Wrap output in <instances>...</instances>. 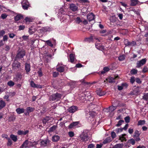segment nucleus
<instances>
[{
	"mask_svg": "<svg viewBox=\"0 0 148 148\" xmlns=\"http://www.w3.org/2000/svg\"><path fill=\"white\" fill-rule=\"evenodd\" d=\"M140 135V134L139 133V131L138 130H136L134 133L133 137H135L136 136H139Z\"/></svg>",
	"mask_w": 148,
	"mask_h": 148,
	"instance_id": "35",
	"label": "nucleus"
},
{
	"mask_svg": "<svg viewBox=\"0 0 148 148\" xmlns=\"http://www.w3.org/2000/svg\"><path fill=\"white\" fill-rule=\"evenodd\" d=\"M95 114L94 112L89 113V116H88V119L91 121L92 119L95 117Z\"/></svg>",
	"mask_w": 148,
	"mask_h": 148,
	"instance_id": "21",
	"label": "nucleus"
},
{
	"mask_svg": "<svg viewBox=\"0 0 148 148\" xmlns=\"http://www.w3.org/2000/svg\"><path fill=\"white\" fill-rule=\"evenodd\" d=\"M124 122L123 120H120L118 122L117 124L116 125V126L117 127H119L122 124V123Z\"/></svg>",
	"mask_w": 148,
	"mask_h": 148,
	"instance_id": "40",
	"label": "nucleus"
},
{
	"mask_svg": "<svg viewBox=\"0 0 148 148\" xmlns=\"http://www.w3.org/2000/svg\"><path fill=\"white\" fill-rule=\"evenodd\" d=\"M143 99L148 101V93L145 94L143 97Z\"/></svg>",
	"mask_w": 148,
	"mask_h": 148,
	"instance_id": "43",
	"label": "nucleus"
},
{
	"mask_svg": "<svg viewBox=\"0 0 148 148\" xmlns=\"http://www.w3.org/2000/svg\"><path fill=\"white\" fill-rule=\"evenodd\" d=\"M5 33V32L3 30H2L1 31H0V38L3 36Z\"/></svg>",
	"mask_w": 148,
	"mask_h": 148,
	"instance_id": "59",
	"label": "nucleus"
},
{
	"mask_svg": "<svg viewBox=\"0 0 148 148\" xmlns=\"http://www.w3.org/2000/svg\"><path fill=\"white\" fill-rule=\"evenodd\" d=\"M9 96H10L9 95H5L3 97V98L5 99H6V100L7 101H9Z\"/></svg>",
	"mask_w": 148,
	"mask_h": 148,
	"instance_id": "58",
	"label": "nucleus"
},
{
	"mask_svg": "<svg viewBox=\"0 0 148 148\" xmlns=\"http://www.w3.org/2000/svg\"><path fill=\"white\" fill-rule=\"evenodd\" d=\"M62 97V95L59 93L52 94L50 96L49 100L51 101H60Z\"/></svg>",
	"mask_w": 148,
	"mask_h": 148,
	"instance_id": "1",
	"label": "nucleus"
},
{
	"mask_svg": "<svg viewBox=\"0 0 148 148\" xmlns=\"http://www.w3.org/2000/svg\"><path fill=\"white\" fill-rule=\"evenodd\" d=\"M6 105V103L3 100H0V110L3 108Z\"/></svg>",
	"mask_w": 148,
	"mask_h": 148,
	"instance_id": "18",
	"label": "nucleus"
},
{
	"mask_svg": "<svg viewBox=\"0 0 148 148\" xmlns=\"http://www.w3.org/2000/svg\"><path fill=\"white\" fill-rule=\"evenodd\" d=\"M7 139L8 140V145H11L12 144V142L11 139L9 138H7Z\"/></svg>",
	"mask_w": 148,
	"mask_h": 148,
	"instance_id": "52",
	"label": "nucleus"
},
{
	"mask_svg": "<svg viewBox=\"0 0 148 148\" xmlns=\"http://www.w3.org/2000/svg\"><path fill=\"white\" fill-rule=\"evenodd\" d=\"M69 8L70 10L73 12H75L78 10V7L73 3L70 4Z\"/></svg>",
	"mask_w": 148,
	"mask_h": 148,
	"instance_id": "6",
	"label": "nucleus"
},
{
	"mask_svg": "<svg viewBox=\"0 0 148 148\" xmlns=\"http://www.w3.org/2000/svg\"><path fill=\"white\" fill-rule=\"evenodd\" d=\"M136 44V42L134 41H132L131 42H128L127 45H134Z\"/></svg>",
	"mask_w": 148,
	"mask_h": 148,
	"instance_id": "47",
	"label": "nucleus"
},
{
	"mask_svg": "<svg viewBox=\"0 0 148 148\" xmlns=\"http://www.w3.org/2000/svg\"><path fill=\"white\" fill-rule=\"evenodd\" d=\"M147 72H148V68L147 66H144L143 70L142 72L144 73Z\"/></svg>",
	"mask_w": 148,
	"mask_h": 148,
	"instance_id": "41",
	"label": "nucleus"
},
{
	"mask_svg": "<svg viewBox=\"0 0 148 148\" xmlns=\"http://www.w3.org/2000/svg\"><path fill=\"white\" fill-rule=\"evenodd\" d=\"M116 108V106H111L109 107L108 110L110 112H112Z\"/></svg>",
	"mask_w": 148,
	"mask_h": 148,
	"instance_id": "34",
	"label": "nucleus"
},
{
	"mask_svg": "<svg viewBox=\"0 0 148 148\" xmlns=\"http://www.w3.org/2000/svg\"><path fill=\"white\" fill-rule=\"evenodd\" d=\"M135 80L134 77H132L130 79V82L132 84H133L135 82Z\"/></svg>",
	"mask_w": 148,
	"mask_h": 148,
	"instance_id": "63",
	"label": "nucleus"
},
{
	"mask_svg": "<svg viewBox=\"0 0 148 148\" xmlns=\"http://www.w3.org/2000/svg\"><path fill=\"white\" fill-rule=\"evenodd\" d=\"M50 142V140L47 139L41 141L40 144L42 146L45 147L48 145L49 144Z\"/></svg>",
	"mask_w": 148,
	"mask_h": 148,
	"instance_id": "9",
	"label": "nucleus"
},
{
	"mask_svg": "<svg viewBox=\"0 0 148 148\" xmlns=\"http://www.w3.org/2000/svg\"><path fill=\"white\" fill-rule=\"evenodd\" d=\"M22 5L24 9L27 10L29 7V4L27 0H25L22 2Z\"/></svg>",
	"mask_w": 148,
	"mask_h": 148,
	"instance_id": "4",
	"label": "nucleus"
},
{
	"mask_svg": "<svg viewBox=\"0 0 148 148\" xmlns=\"http://www.w3.org/2000/svg\"><path fill=\"white\" fill-rule=\"evenodd\" d=\"M101 45L98 43H96L95 44L96 47L98 49H100L101 48Z\"/></svg>",
	"mask_w": 148,
	"mask_h": 148,
	"instance_id": "48",
	"label": "nucleus"
},
{
	"mask_svg": "<svg viewBox=\"0 0 148 148\" xmlns=\"http://www.w3.org/2000/svg\"><path fill=\"white\" fill-rule=\"evenodd\" d=\"M130 143L132 145H134L135 143V140L134 139L132 138L130 139Z\"/></svg>",
	"mask_w": 148,
	"mask_h": 148,
	"instance_id": "62",
	"label": "nucleus"
},
{
	"mask_svg": "<svg viewBox=\"0 0 148 148\" xmlns=\"http://www.w3.org/2000/svg\"><path fill=\"white\" fill-rule=\"evenodd\" d=\"M126 135L125 134H122L121 136L119 137V139L121 140V142H123L124 140H126L124 136Z\"/></svg>",
	"mask_w": 148,
	"mask_h": 148,
	"instance_id": "37",
	"label": "nucleus"
},
{
	"mask_svg": "<svg viewBox=\"0 0 148 148\" xmlns=\"http://www.w3.org/2000/svg\"><path fill=\"white\" fill-rule=\"evenodd\" d=\"M60 139V137L58 135H55L52 137V140L53 142H57Z\"/></svg>",
	"mask_w": 148,
	"mask_h": 148,
	"instance_id": "20",
	"label": "nucleus"
},
{
	"mask_svg": "<svg viewBox=\"0 0 148 148\" xmlns=\"http://www.w3.org/2000/svg\"><path fill=\"white\" fill-rule=\"evenodd\" d=\"M59 73L58 72H53V77H56L59 75Z\"/></svg>",
	"mask_w": 148,
	"mask_h": 148,
	"instance_id": "53",
	"label": "nucleus"
},
{
	"mask_svg": "<svg viewBox=\"0 0 148 148\" xmlns=\"http://www.w3.org/2000/svg\"><path fill=\"white\" fill-rule=\"evenodd\" d=\"M147 60L145 58H144L141 60L138 61L136 63V67L137 68H140L145 64Z\"/></svg>",
	"mask_w": 148,
	"mask_h": 148,
	"instance_id": "2",
	"label": "nucleus"
},
{
	"mask_svg": "<svg viewBox=\"0 0 148 148\" xmlns=\"http://www.w3.org/2000/svg\"><path fill=\"white\" fill-rule=\"evenodd\" d=\"M137 71L135 69H133L131 71V73L132 74H135L137 73Z\"/></svg>",
	"mask_w": 148,
	"mask_h": 148,
	"instance_id": "50",
	"label": "nucleus"
},
{
	"mask_svg": "<svg viewBox=\"0 0 148 148\" xmlns=\"http://www.w3.org/2000/svg\"><path fill=\"white\" fill-rule=\"evenodd\" d=\"M56 126L54 125L50 128L49 131L50 132L56 130Z\"/></svg>",
	"mask_w": 148,
	"mask_h": 148,
	"instance_id": "42",
	"label": "nucleus"
},
{
	"mask_svg": "<svg viewBox=\"0 0 148 148\" xmlns=\"http://www.w3.org/2000/svg\"><path fill=\"white\" fill-rule=\"evenodd\" d=\"M125 122L127 123H128L130 121V118L129 116L126 117L124 118Z\"/></svg>",
	"mask_w": 148,
	"mask_h": 148,
	"instance_id": "49",
	"label": "nucleus"
},
{
	"mask_svg": "<svg viewBox=\"0 0 148 148\" xmlns=\"http://www.w3.org/2000/svg\"><path fill=\"white\" fill-rule=\"evenodd\" d=\"M93 39V38L92 37H91L90 38H86L85 39V41H86L90 42L92 41Z\"/></svg>",
	"mask_w": 148,
	"mask_h": 148,
	"instance_id": "51",
	"label": "nucleus"
},
{
	"mask_svg": "<svg viewBox=\"0 0 148 148\" xmlns=\"http://www.w3.org/2000/svg\"><path fill=\"white\" fill-rule=\"evenodd\" d=\"M123 146V144H119L115 145L112 148H122Z\"/></svg>",
	"mask_w": 148,
	"mask_h": 148,
	"instance_id": "27",
	"label": "nucleus"
},
{
	"mask_svg": "<svg viewBox=\"0 0 148 148\" xmlns=\"http://www.w3.org/2000/svg\"><path fill=\"white\" fill-rule=\"evenodd\" d=\"M95 16L92 13L89 14L87 16V19L89 21H90L94 19Z\"/></svg>",
	"mask_w": 148,
	"mask_h": 148,
	"instance_id": "11",
	"label": "nucleus"
},
{
	"mask_svg": "<svg viewBox=\"0 0 148 148\" xmlns=\"http://www.w3.org/2000/svg\"><path fill=\"white\" fill-rule=\"evenodd\" d=\"M75 21L76 22V23H78V24H79V23L80 22H82V21L80 19V18H79V17H77L76 19H75Z\"/></svg>",
	"mask_w": 148,
	"mask_h": 148,
	"instance_id": "46",
	"label": "nucleus"
},
{
	"mask_svg": "<svg viewBox=\"0 0 148 148\" xmlns=\"http://www.w3.org/2000/svg\"><path fill=\"white\" fill-rule=\"evenodd\" d=\"M95 147V145L93 144H89L88 147V148H93Z\"/></svg>",
	"mask_w": 148,
	"mask_h": 148,
	"instance_id": "64",
	"label": "nucleus"
},
{
	"mask_svg": "<svg viewBox=\"0 0 148 148\" xmlns=\"http://www.w3.org/2000/svg\"><path fill=\"white\" fill-rule=\"evenodd\" d=\"M10 47L8 45H6L5 46V50L6 51H8L10 50Z\"/></svg>",
	"mask_w": 148,
	"mask_h": 148,
	"instance_id": "57",
	"label": "nucleus"
},
{
	"mask_svg": "<svg viewBox=\"0 0 148 148\" xmlns=\"http://www.w3.org/2000/svg\"><path fill=\"white\" fill-rule=\"evenodd\" d=\"M25 27L24 25H20L19 26L18 30H23Z\"/></svg>",
	"mask_w": 148,
	"mask_h": 148,
	"instance_id": "61",
	"label": "nucleus"
},
{
	"mask_svg": "<svg viewBox=\"0 0 148 148\" xmlns=\"http://www.w3.org/2000/svg\"><path fill=\"white\" fill-rule=\"evenodd\" d=\"M111 141L112 140L111 137H108L103 140V143L104 144H106L108 143H110Z\"/></svg>",
	"mask_w": 148,
	"mask_h": 148,
	"instance_id": "19",
	"label": "nucleus"
},
{
	"mask_svg": "<svg viewBox=\"0 0 148 148\" xmlns=\"http://www.w3.org/2000/svg\"><path fill=\"white\" fill-rule=\"evenodd\" d=\"M26 110L27 113H29V112H33L34 110V109L32 107H28L26 108Z\"/></svg>",
	"mask_w": 148,
	"mask_h": 148,
	"instance_id": "31",
	"label": "nucleus"
},
{
	"mask_svg": "<svg viewBox=\"0 0 148 148\" xmlns=\"http://www.w3.org/2000/svg\"><path fill=\"white\" fill-rule=\"evenodd\" d=\"M25 110L23 108H18L16 110V111L18 114H20L21 113H24Z\"/></svg>",
	"mask_w": 148,
	"mask_h": 148,
	"instance_id": "16",
	"label": "nucleus"
},
{
	"mask_svg": "<svg viewBox=\"0 0 148 148\" xmlns=\"http://www.w3.org/2000/svg\"><path fill=\"white\" fill-rule=\"evenodd\" d=\"M58 64L57 65L56 69L58 71L61 73L64 71V67L62 66H60L58 67Z\"/></svg>",
	"mask_w": 148,
	"mask_h": 148,
	"instance_id": "13",
	"label": "nucleus"
},
{
	"mask_svg": "<svg viewBox=\"0 0 148 148\" xmlns=\"http://www.w3.org/2000/svg\"><path fill=\"white\" fill-rule=\"evenodd\" d=\"M145 123V121L144 120H139L138 122V125H144Z\"/></svg>",
	"mask_w": 148,
	"mask_h": 148,
	"instance_id": "38",
	"label": "nucleus"
},
{
	"mask_svg": "<svg viewBox=\"0 0 148 148\" xmlns=\"http://www.w3.org/2000/svg\"><path fill=\"white\" fill-rule=\"evenodd\" d=\"M97 94L100 96H103L106 94V92L100 88L98 89L96 91Z\"/></svg>",
	"mask_w": 148,
	"mask_h": 148,
	"instance_id": "7",
	"label": "nucleus"
},
{
	"mask_svg": "<svg viewBox=\"0 0 148 148\" xmlns=\"http://www.w3.org/2000/svg\"><path fill=\"white\" fill-rule=\"evenodd\" d=\"M77 110V107L76 106H72L68 109V111L70 113H74Z\"/></svg>",
	"mask_w": 148,
	"mask_h": 148,
	"instance_id": "8",
	"label": "nucleus"
},
{
	"mask_svg": "<svg viewBox=\"0 0 148 148\" xmlns=\"http://www.w3.org/2000/svg\"><path fill=\"white\" fill-rule=\"evenodd\" d=\"M22 76L21 74H17L16 75L15 77L14 78V79L16 81H18L21 79Z\"/></svg>",
	"mask_w": 148,
	"mask_h": 148,
	"instance_id": "22",
	"label": "nucleus"
},
{
	"mask_svg": "<svg viewBox=\"0 0 148 148\" xmlns=\"http://www.w3.org/2000/svg\"><path fill=\"white\" fill-rule=\"evenodd\" d=\"M7 15L5 14H3L1 15V17L3 19H5L7 17Z\"/></svg>",
	"mask_w": 148,
	"mask_h": 148,
	"instance_id": "60",
	"label": "nucleus"
},
{
	"mask_svg": "<svg viewBox=\"0 0 148 148\" xmlns=\"http://www.w3.org/2000/svg\"><path fill=\"white\" fill-rule=\"evenodd\" d=\"M8 36L6 35H5L3 36V41H6L8 39Z\"/></svg>",
	"mask_w": 148,
	"mask_h": 148,
	"instance_id": "56",
	"label": "nucleus"
},
{
	"mask_svg": "<svg viewBox=\"0 0 148 148\" xmlns=\"http://www.w3.org/2000/svg\"><path fill=\"white\" fill-rule=\"evenodd\" d=\"M25 55V52L24 51H21L17 53L16 56V58H23Z\"/></svg>",
	"mask_w": 148,
	"mask_h": 148,
	"instance_id": "5",
	"label": "nucleus"
},
{
	"mask_svg": "<svg viewBox=\"0 0 148 148\" xmlns=\"http://www.w3.org/2000/svg\"><path fill=\"white\" fill-rule=\"evenodd\" d=\"M64 14V11L62 8H61L59 10V15L60 16Z\"/></svg>",
	"mask_w": 148,
	"mask_h": 148,
	"instance_id": "30",
	"label": "nucleus"
},
{
	"mask_svg": "<svg viewBox=\"0 0 148 148\" xmlns=\"http://www.w3.org/2000/svg\"><path fill=\"white\" fill-rule=\"evenodd\" d=\"M111 136L112 138H114L116 137V133L114 132H111Z\"/></svg>",
	"mask_w": 148,
	"mask_h": 148,
	"instance_id": "54",
	"label": "nucleus"
},
{
	"mask_svg": "<svg viewBox=\"0 0 148 148\" xmlns=\"http://www.w3.org/2000/svg\"><path fill=\"white\" fill-rule=\"evenodd\" d=\"M123 130V128H118L116 129L115 130V132H116V133H119L120 132H121Z\"/></svg>",
	"mask_w": 148,
	"mask_h": 148,
	"instance_id": "45",
	"label": "nucleus"
},
{
	"mask_svg": "<svg viewBox=\"0 0 148 148\" xmlns=\"http://www.w3.org/2000/svg\"><path fill=\"white\" fill-rule=\"evenodd\" d=\"M131 5L132 6L136 5L138 1L136 0H131Z\"/></svg>",
	"mask_w": 148,
	"mask_h": 148,
	"instance_id": "28",
	"label": "nucleus"
},
{
	"mask_svg": "<svg viewBox=\"0 0 148 148\" xmlns=\"http://www.w3.org/2000/svg\"><path fill=\"white\" fill-rule=\"evenodd\" d=\"M28 147V140H26L22 144L21 148H26Z\"/></svg>",
	"mask_w": 148,
	"mask_h": 148,
	"instance_id": "15",
	"label": "nucleus"
},
{
	"mask_svg": "<svg viewBox=\"0 0 148 148\" xmlns=\"http://www.w3.org/2000/svg\"><path fill=\"white\" fill-rule=\"evenodd\" d=\"M23 18V16L21 14L17 15L14 18L16 21H18Z\"/></svg>",
	"mask_w": 148,
	"mask_h": 148,
	"instance_id": "26",
	"label": "nucleus"
},
{
	"mask_svg": "<svg viewBox=\"0 0 148 148\" xmlns=\"http://www.w3.org/2000/svg\"><path fill=\"white\" fill-rule=\"evenodd\" d=\"M20 63L17 61H15L12 64V67L14 69H16L20 66Z\"/></svg>",
	"mask_w": 148,
	"mask_h": 148,
	"instance_id": "10",
	"label": "nucleus"
},
{
	"mask_svg": "<svg viewBox=\"0 0 148 148\" xmlns=\"http://www.w3.org/2000/svg\"><path fill=\"white\" fill-rule=\"evenodd\" d=\"M118 77V76H117L115 77H109L108 79V81L109 83H113L115 82V79H117Z\"/></svg>",
	"mask_w": 148,
	"mask_h": 148,
	"instance_id": "14",
	"label": "nucleus"
},
{
	"mask_svg": "<svg viewBox=\"0 0 148 148\" xmlns=\"http://www.w3.org/2000/svg\"><path fill=\"white\" fill-rule=\"evenodd\" d=\"M25 69L27 73L29 72L30 70V64H29L26 63L25 64Z\"/></svg>",
	"mask_w": 148,
	"mask_h": 148,
	"instance_id": "17",
	"label": "nucleus"
},
{
	"mask_svg": "<svg viewBox=\"0 0 148 148\" xmlns=\"http://www.w3.org/2000/svg\"><path fill=\"white\" fill-rule=\"evenodd\" d=\"M125 59V56L122 55L121 56H120L119 57V60L120 61H122L124 60Z\"/></svg>",
	"mask_w": 148,
	"mask_h": 148,
	"instance_id": "44",
	"label": "nucleus"
},
{
	"mask_svg": "<svg viewBox=\"0 0 148 148\" xmlns=\"http://www.w3.org/2000/svg\"><path fill=\"white\" fill-rule=\"evenodd\" d=\"M75 55L73 54H71L69 56L70 60L71 63L73 62L75 59Z\"/></svg>",
	"mask_w": 148,
	"mask_h": 148,
	"instance_id": "25",
	"label": "nucleus"
},
{
	"mask_svg": "<svg viewBox=\"0 0 148 148\" xmlns=\"http://www.w3.org/2000/svg\"><path fill=\"white\" fill-rule=\"evenodd\" d=\"M44 42H46L47 45L49 46H50L51 47H53V44H52L51 42L50 41V40H48L47 41H44Z\"/></svg>",
	"mask_w": 148,
	"mask_h": 148,
	"instance_id": "33",
	"label": "nucleus"
},
{
	"mask_svg": "<svg viewBox=\"0 0 148 148\" xmlns=\"http://www.w3.org/2000/svg\"><path fill=\"white\" fill-rule=\"evenodd\" d=\"M79 3H89V1L88 0H77Z\"/></svg>",
	"mask_w": 148,
	"mask_h": 148,
	"instance_id": "39",
	"label": "nucleus"
},
{
	"mask_svg": "<svg viewBox=\"0 0 148 148\" xmlns=\"http://www.w3.org/2000/svg\"><path fill=\"white\" fill-rule=\"evenodd\" d=\"M7 84L10 87H12L14 85V83L12 81L10 80L7 83Z\"/></svg>",
	"mask_w": 148,
	"mask_h": 148,
	"instance_id": "36",
	"label": "nucleus"
},
{
	"mask_svg": "<svg viewBox=\"0 0 148 148\" xmlns=\"http://www.w3.org/2000/svg\"><path fill=\"white\" fill-rule=\"evenodd\" d=\"M9 37L10 38H13L16 35L13 33L8 34Z\"/></svg>",
	"mask_w": 148,
	"mask_h": 148,
	"instance_id": "55",
	"label": "nucleus"
},
{
	"mask_svg": "<svg viewBox=\"0 0 148 148\" xmlns=\"http://www.w3.org/2000/svg\"><path fill=\"white\" fill-rule=\"evenodd\" d=\"M32 20L33 19L32 18L27 17L25 18L23 21L24 22L29 23L32 22Z\"/></svg>",
	"mask_w": 148,
	"mask_h": 148,
	"instance_id": "23",
	"label": "nucleus"
},
{
	"mask_svg": "<svg viewBox=\"0 0 148 148\" xmlns=\"http://www.w3.org/2000/svg\"><path fill=\"white\" fill-rule=\"evenodd\" d=\"M31 86L33 87L36 88H42L41 86L40 85H38L35 84L33 81H31L30 82Z\"/></svg>",
	"mask_w": 148,
	"mask_h": 148,
	"instance_id": "12",
	"label": "nucleus"
},
{
	"mask_svg": "<svg viewBox=\"0 0 148 148\" xmlns=\"http://www.w3.org/2000/svg\"><path fill=\"white\" fill-rule=\"evenodd\" d=\"M81 140L82 141H85L88 140V135L87 133L84 132L80 136Z\"/></svg>",
	"mask_w": 148,
	"mask_h": 148,
	"instance_id": "3",
	"label": "nucleus"
},
{
	"mask_svg": "<svg viewBox=\"0 0 148 148\" xmlns=\"http://www.w3.org/2000/svg\"><path fill=\"white\" fill-rule=\"evenodd\" d=\"M78 122H73L69 125V127L70 128H72L73 127L75 126L76 125H77L78 124Z\"/></svg>",
	"mask_w": 148,
	"mask_h": 148,
	"instance_id": "24",
	"label": "nucleus"
},
{
	"mask_svg": "<svg viewBox=\"0 0 148 148\" xmlns=\"http://www.w3.org/2000/svg\"><path fill=\"white\" fill-rule=\"evenodd\" d=\"M10 138L14 142H16L17 139V136L13 134H11L10 136Z\"/></svg>",
	"mask_w": 148,
	"mask_h": 148,
	"instance_id": "29",
	"label": "nucleus"
},
{
	"mask_svg": "<svg viewBox=\"0 0 148 148\" xmlns=\"http://www.w3.org/2000/svg\"><path fill=\"white\" fill-rule=\"evenodd\" d=\"M128 30L126 29H123L120 30V33L123 35L126 34L128 33Z\"/></svg>",
	"mask_w": 148,
	"mask_h": 148,
	"instance_id": "32",
	"label": "nucleus"
}]
</instances>
